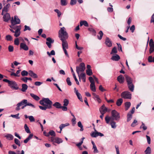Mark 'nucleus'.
<instances>
[{"label": "nucleus", "instance_id": "412c9836", "mask_svg": "<svg viewBox=\"0 0 154 154\" xmlns=\"http://www.w3.org/2000/svg\"><path fill=\"white\" fill-rule=\"evenodd\" d=\"M29 75L34 78H38V76L37 74L32 70H29Z\"/></svg>", "mask_w": 154, "mask_h": 154}, {"label": "nucleus", "instance_id": "a878e982", "mask_svg": "<svg viewBox=\"0 0 154 154\" xmlns=\"http://www.w3.org/2000/svg\"><path fill=\"white\" fill-rule=\"evenodd\" d=\"M30 95L33 98V99L36 101H38L40 99V98L38 96L34 94L31 93L30 94Z\"/></svg>", "mask_w": 154, "mask_h": 154}, {"label": "nucleus", "instance_id": "6ab92c4d", "mask_svg": "<svg viewBox=\"0 0 154 154\" xmlns=\"http://www.w3.org/2000/svg\"><path fill=\"white\" fill-rule=\"evenodd\" d=\"M125 77L127 84L132 83L133 80L130 77L126 74L125 75Z\"/></svg>", "mask_w": 154, "mask_h": 154}, {"label": "nucleus", "instance_id": "7c9ffc66", "mask_svg": "<svg viewBox=\"0 0 154 154\" xmlns=\"http://www.w3.org/2000/svg\"><path fill=\"white\" fill-rule=\"evenodd\" d=\"M33 136V135L32 134H30L29 135V136L24 140V143H26L28 141L31 139Z\"/></svg>", "mask_w": 154, "mask_h": 154}, {"label": "nucleus", "instance_id": "f8f14e48", "mask_svg": "<svg viewBox=\"0 0 154 154\" xmlns=\"http://www.w3.org/2000/svg\"><path fill=\"white\" fill-rule=\"evenodd\" d=\"M99 110L101 114H104L107 111V108L103 104L100 108Z\"/></svg>", "mask_w": 154, "mask_h": 154}, {"label": "nucleus", "instance_id": "f03ea898", "mask_svg": "<svg viewBox=\"0 0 154 154\" xmlns=\"http://www.w3.org/2000/svg\"><path fill=\"white\" fill-rule=\"evenodd\" d=\"M58 37L61 40L67 39L68 37V33L65 28L63 27L61 28L58 32Z\"/></svg>", "mask_w": 154, "mask_h": 154}, {"label": "nucleus", "instance_id": "6e6d98bb", "mask_svg": "<svg viewBox=\"0 0 154 154\" xmlns=\"http://www.w3.org/2000/svg\"><path fill=\"white\" fill-rule=\"evenodd\" d=\"M69 103V100L67 99H65L63 101V106H67Z\"/></svg>", "mask_w": 154, "mask_h": 154}, {"label": "nucleus", "instance_id": "0eeeda50", "mask_svg": "<svg viewBox=\"0 0 154 154\" xmlns=\"http://www.w3.org/2000/svg\"><path fill=\"white\" fill-rule=\"evenodd\" d=\"M20 19L18 18L17 16H14V18H12V19L11 20V24L13 25H15L17 24H19L20 23Z\"/></svg>", "mask_w": 154, "mask_h": 154}, {"label": "nucleus", "instance_id": "13d9d810", "mask_svg": "<svg viewBox=\"0 0 154 154\" xmlns=\"http://www.w3.org/2000/svg\"><path fill=\"white\" fill-rule=\"evenodd\" d=\"M137 121L136 119H135L131 124V126L132 127H134L136 125H137L136 124L137 123Z\"/></svg>", "mask_w": 154, "mask_h": 154}, {"label": "nucleus", "instance_id": "680f3d73", "mask_svg": "<svg viewBox=\"0 0 154 154\" xmlns=\"http://www.w3.org/2000/svg\"><path fill=\"white\" fill-rule=\"evenodd\" d=\"M28 118L30 122H33L35 121V119L33 116H28Z\"/></svg>", "mask_w": 154, "mask_h": 154}, {"label": "nucleus", "instance_id": "c9c22d12", "mask_svg": "<svg viewBox=\"0 0 154 154\" xmlns=\"http://www.w3.org/2000/svg\"><path fill=\"white\" fill-rule=\"evenodd\" d=\"M123 102V100L122 98H119L118 99L116 103V105L118 106H119L121 105V104Z\"/></svg>", "mask_w": 154, "mask_h": 154}, {"label": "nucleus", "instance_id": "f704fd0d", "mask_svg": "<svg viewBox=\"0 0 154 154\" xmlns=\"http://www.w3.org/2000/svg\"><path fill=\"white\" fill-rule=\"evenodd\" d=\"M53 105L58 109H60L61 108V104L58 102H55Z\"/></svg>", "mask_w": 154, "mask_h": 154}, {"label": "nucleus", "instance_id": "4be33fe9", "mask_svg": "<svg viewBox=\"0 0 154 154\" xmlns=\"http://www.w3.org/2000/svg\"><path fill=\"white\" fill-rule=\"evenodd\" d=\"M111 59L113 61H118L120 59V56L117 54L113 56L111 58Z\"/></svg>", "mask_w": 154, "mask_h": 154}, {"label": "nucleus", "instance_id": "864d4df0", "mask_svg": "<svg viewBox=\"0 0 154 154\" xmlns=\"http://www.w3.org/2000/svg\"><path fill=\"white\" fill-rule=\"evenodd\" d=\"M5 39L8 41H11L12 39V37L11 35H8L6 36Z\"/></svg>", "mask_w": 154, "mask_h": 154}, {"label": "nucleus", "instance_id": "69168bd1", "mask_svg": "<svg viewBox=\"0 0 154 154\" xmlns=\"http://www.w3.org/2000/svg\"><path fill=\"white\" fill-rule=\"evenodd\" d=\"M24 28V29L23 30V31H25L27 30L30 31L31 30V28L29 26H27L26 25H25Z\"/></svg>", "mask_w": 154, "mask_h": 154}, {"label": "nucleus", "instance_id": "2eb2a0df", "mask_svg": "<svg viewBox=\"0 0 154 154\" xmlns=\"http://www.w3.org/2000/svg\"><path fill=\"white\" fill-rule=\"evenodd\" d=\"M105 43L106 46L110 47L112 46V42L108 37H106V38Z\"/></svg>", "mask_w": 154, "mask_h": 154}, {"label": "nucleus", "instance_id": "bb28decb", "mask_svg": "<svg viewBox=\"0 0 154 154\" xmlns=\"http://www.w3.org/2000/svg\"><path fill=\"white\" fill-rule=\"evenodd\" d=\"M49 135L51 136L55 137L56 136V134L55 132L53 130L50 131L47 134H45V136L48 137Z\"/></svg>", "mask_w": 154, "mask_h": 154}, {"label": "nucleus", "instance_id": "37998d69", "mask_svg": "<svg viewBox=\"0 0 154 154\" xmlns=\"http://www.w3.org/2000/svg\"><path fill=\"white\" fill-rule=\"evenodd\" d=\"M112 119L111 117H109L108 116H106L105 118V120L106 121V122L107 124H109V123L110 121Z\"/></svg>", "mask_w": 154, "mask_h": 154}, {"label": "nucleus", "instance_id": "ea45409f", "mask_svg": "<svg viewBox=\"0 0 154 154\" xmlns=\"http://www.w3.org/2000/svg\"><path fill=\"white\" fill-rule=\"evenodd\" d=\"M76 95L78 98L81 101H82V98L81 94L79 92L76 91Z\"/></svg>", "mask_w": 154, "mask_h": 154}, {"label": "nucleus", "instance_id": "c756f323", "mask_svg": "<svg viewBox=\"0 0 154 154\" xmlns=\"http://www.w3.org/2000/svg\"><path fill=\"white\" fill-rule=\"evenodd\" d=\"M22 88L21 90L23 92H25L28 88L27 85L25 84H22Z\"/></svg>", "mask_w": 154, "mask_h": 154}, {"label": "nucleus", "instance_id": "bf43d9fd", "mask_svg": "<svg viewBox=\"0 0 154 154\" xmlns=\"http://www.w3.org/2000/svg\"><path fill=\"white\" fill-rule=\"evenodd\" d=\"M8 49L10 52H12L14 50V47L13 46L10 45L8 47Z\"/></svg>", "mask_w": 154, "mask_h": 154}, {"label": "nucleus", "instance_id": "49530a36", "mask_svg": "<svg viewBox=\"0 0 154 154\" xmlns=\"http://www.w3.org/2000/svg\"><path fill=\"white\" fill-rule=\"evenodd\" d=\"M142 125L140 126V128H143L144 130H146L147 129V127L145 125V124L143 122H142Z\"/></svg>", "mask_w": 154, "mask_h": 154}, {"label": "nucleus", "instance_id": "cd10ccee", "mask_svg": "<svg viewBox=\"0 0 154 154\" xmlns=\"http://www.w3.org/2000/svg\"><path fill=\"white\" fill-rule=\"evenodd\" d=\"M83 25L86 27H88V24L87 22L85 20L81 21H80V26H81Z\"/></svg>", "mask_w": 154, "mask_h": 154}, {"label": "nucleus", "instance_id": "5fc2aeb1", "mask_svg": "<svg viewBox=\"0 0 154 154\" xmlns=\"http://www.w3.org/2000/svg\"><path fill=\"white\" fill-rule=\"evenodd\" d=\"M14 142L17 145H18L19 146H20L21 144L20 141L17 139L15 138L14 139Z\"/></svg>", "mask_w": 154, "mask_h": 154}, {"label": "nucleus", "instance_id": "58836bf2", "mask_svg": "<svg viewBox=\"0 0 154 154\" xmlns=\"http://www.w3.org/2000/svg\"><path fill=\"white\" fill-rule=\"evenodd\" d=\"M78 126L79 127H80L81 128L80 131H82L84 130L83 126L82 125L81 122L80 121H79L78 123Z\"/></svg>", "mask_w": 154, "mask_h": 154}, {"label": "nucleus", "instance_id": "c03bdc74", "mask_svg": "<svg viewBox=\"0 0 154 154\" xmlns=\"http://www.w3.org/2000/svg\"><path fill=\"white\" fill-rule=\"evenodd\" d=\"M148 61L149 62H154V56L152 57V56H149L148 58Z\"/></svg>", "mask_w": 154, "mask_h": 154}, {"label": "nucleus", "instance_id": "a19ab883", "mask_svg": "<svg viewBox=\"0 0 154 154\" xmlns=\"http://www.w3.org/2000/svg\"><path fill=\"white\" fill-rule=\"evenodd\" d=\"M24 127L27 133H31L29 128L28 127L27 125L26 124H25Z\"/></svg>", "mask_w": 154, "mask_h": 154}, {"label": "nucleus", "instance_id": "20e7f679", "mask_svg": "<svg viewBox=\"0 0 154 154\" xmlns=\"http://www.w3.org/2000/svg\"><path fill=\"white\" fill-rule=\"evenodd\" d=\"M112 118V120H119L120 118L119 113L116 110H112L111 112Z\"/></svg>", "mask_w": 154, "mask_h": 154}, {"label": "nucleus", "instance_id": "5701e85b", "mask_svg": "<svg viewBox=\"0 0 154 154\" xmlns=\"http://www.w3.org/2000/svg\"><path fill=\"white\" fill-rule=\"evenodd\" d=\"M128 88L129 90L132 92L134 90V86L132 83L127 84Z\"/></svg>", "mask_w": 154, "mask_h": 154}, {"label": "nucleus", "instance_id": "4c0bfd02", "mask_svg": "<svg viewBox=\"0 0 154 154\" xmlns=\"http://www.w3.org/2000/svg\"><path fill=\"white\" fill-rule=\"evenodd\" d=\"M110 125L111 127L113 128H116V123L115 122L112 120L110 122Z\"/></svg>", "mask_w": 154, "mask_h": 154}, {"label": "nucleus", "instance_id": "9d476101", "mask_svg": "<svg viewBox=\"0 0 154 154\" xmlns=\"http://www.w3.org/2000/svg\"><path fill=\"white\" fill-rule=\"evenodd\" d=\"M95 132L91 134V136L93 137H96L98 136L102 137L104 136L103 134L97 131L95 128H94Z\"/></svg>", "mask_w": 154, "mask_h": 154}, {"label": "nucleus", "instance_id": "f257e3e1", "mask_svg": "<svg viewBox=\"0 0 154 154\" xmlns=\"http://www.w3.org/2000/svg\"><path fill=\"white\" fill-rule=\"evenodd\" d=\"M39 103L43 106H39L42 110H45L47 109H50L52 108V102L48 98H43L42 100L40 101Z\"/></svg>", "mask_w": 154, "mask_h": 154}, {"label": "nucleus", "instance_id": "0e129e2a", "mask_svg": "<svg viewBox=\"0 0 154 154\" xmlns=\"http://www.w3.org/2000/svg\"><path fill=\"white\" fill-rule=\"evenodd\" d=\"M14 44L16 45H19V42L18 38H17L15 39L14 41Z\"/></svg>", "mask_w": 154, "mask_h": 154}, {"label": "nucleus", "instance_id": "e433bc0d", "mask_svg": "<svg viewBox=\"0 0 154 154\" xmlns=\"http://www.w3.org/2000/svg\"><path fill=\"white\" fill-rule=\"evenodd\" d=\"M5 137L9 140H12L14 138L12 134H7L6 135H5Z\"/></svg>", "mask_w": 154, "mask_h": 154}, {"label": "nucleus", "instance_id": "09e8293b", "mask_svg": "<svg viewBox=\"0 0 154 154\" xmlns=\"http://www.w3.org/2000/svg\"><path fill=\"white\" fill-rule=\"evenodd\" d=\"M86 73L89 76L93 74L91 69L86 70Z\"/></svg>", "mask_w": 154, "mask_h": 154}, {"label": "nucleus", "instance_id": "39448f33", "mask_svg": "<svg viewBox=\"0 0 154 154\" xmlns=\"http://www.w3.org/2000/svg\"><path fill=\"white\" fill-rule=\"evenodd\" d=\"M50 141L53 143L54 145H56L55 143L59 144L63 142V140L58 137H51L50 138Z\"/></svg>", "mask_w": 154, "mask_h": 154}, {"label": "nucleus", "instance_id": "a211bd4d", "mask_svg": "<svg viewBox=\"0 0 154 154\" xmlns=\"http://www.w3.org/2000/svg\"><path fill=\"white\" fill-rule=\"evenodd\" d=\"M62 42V46L63 49H68V45L66 40H61Z\"/></svg>", "mask_w": 154, "mask_h": 154}, {"label": "nucleus", "instance_id": "603ef678", "mask_svg": "<svg viewBox=\"0 0 154 154\" xmlns=\"http://www.w3.org/2000/svg\"><path fill=\"white\" fill-rule=\"evenodd\" d=\"M28 72L27 71L25 70H23L21 72V74L23 76H27L28 75Z\"/></svg>", "mask_w": 154, "mask_h": 154}, {"label": "nucleus", "instance_id": "aec40b11", "mask_svg": "<svg viewBox=\"0 0 154 154\" xmlns=\"http://www.w3.org/2000/svg\"><path fill=\"white\" fill-rule=\"evenodd\" d=\"M20 48L25 51H27L29 49L28 46L24 43H21L20 44Z\"/></svg>", "mask_w": 154, "mask_h": 154}, {"label": "nucleus", "instance_id": "f3484780", "mask_svg": "<svg viewBox=\"0 0 154 154\" xmlns=\"http://www.w3.org/2000/svg\"><path fill=\"white\" fill-rule=\"evenodd\" d=\"M117 79L119 83L121 84H122L124 82V77L122 75H120L117 77Z\"/></svg>", "mask_w": 154, "mask_h": 154}, {"label": "nucleus", "instance_id": "2f4dec72", "mask_svg": "<svg viewBox=\"0 0 154 154\" xmlns=\"http://www.w3.org/2000/svg\"><path fill=\"white\" fill-rule=\"evenodd\" d=\"M131 103L130 102H127L125 103V110H128L130 107Z\"/></svg>", "mask_w": 154, "mask_h": 154}, {"label": "nucleus", "instance_id": "a18cd8bd", "mask_svg": "<svg viewBox=\"0 0 154 154\" xmlns=\"http://www.w3.org/2000/svg\"><path fill=\"white\" fill-rule=\"evenodd\" d=\"M90 87L91 89L93 92H95L96 91V89L95 88V84H93V85H91V84H90Z\"/></svg>", "mask_w": 154, "mask_h": 154}, {"label": "nucleus", "instance_id": "1a4fd4ad", "mask_svg": "<svg viewBox=\"0 0 154 154\" xmlns=\"http://www.w3.org/2000/svg\"><path fill=\"white\" fill-rule=\"evenodd\" d=\"M8 86H9L11 88L17 90L19 88L17 86V85L16 82L14 81H11L9 83Z\"/></svg>", "mask_w": 154, "mask_h": 154}, {"label": "nucleus", "instance_id": "4d7b16f0", "mask_svg": "<svg viewBox=\"0 0 154 154\" xmlns=\"http://www.w3.org/2000/svg\"><path fill=\"white\" fill-rule=\"evenodd\" d=\"M89 80L91 83V85H93V84H94V80L92 77H89Z\"/></svg>", "mask_w": 154, "mask_h": 154}, {"label": "nucleus", "instance_id": "e2e57ef3", "mask_svg": "<svg viewBox=\"0 0 154 154\" xmlns=\"http://www.w3.org/2000/svg\"><path fill=\"white\" fill-rule=\"evenodd\" d=\"M73 76L75 81L76 82L77 84L78 85H79V82L78 79H77L76 78L75 75L74 73V74H73Z\"/></svg>", "mask_w": 154, "mask_h": 154}, {"label": "nucleus", "instance_id": "423d86ee", "mask_svg": "<svg viewBox=\"0 0 154 154\" xmlns=\"http://www.w3.org/2000/svg\"><path fill=\"white\" fill-rule=\"evenodd\" d=\"M121 96L124 99H131V94L128 91L123 92L122 93Z\"/></svg>", "mask_w": 154, "mask_h": 154}, {"label": "nucleus", "instance_id": "4468645a", "mask_svg": "<svg viewBox=\"0 0 154 154\" xmlns=\"http://www.w3.org/2000/svg\"><path fill=\"white\" fill-rule=\"evenodd\" d=\"M3 20L4 21L7 22L11 19L10 14L7 13L3 16Z\"/></svg>", "mask_w": 154, "mask_h": 154}, {"label": "nucleus", "instance_id": "79ce46f5", "mask_svg": "<svg viewBox=\"0 0 154 154\" xmlns=\"http://www.w3.org/2000/svg\"><path fill=\"white\" fill-rule=\"evenodd\" d=\"M117 52V48L116 47H114L112 49L111 52L110 53L111 54H114L116 53Z\"/></svg>", "mask_w": 154, "mask_h": 154}, {"label": "nucleus", "instance_id": "7ed1b4c3", "mask_svg": "<svg viewBox=\"0 0 154 154\" xmlns=\"http://www.w3.org/2000/svg\"><path fill=\"white\" fill-rule=\"evenodd\" d=\"M85 69V63H80L79 66L76 67V71L78 75L80 74V72H83Z\"/></svg>", "mask_w": 154, "mask_h": 154}, {"label": "nucleus", "instance_id": "dca6fc26", "mask_svg": "<svg viewBox=\"0 0 154 154\" xmlns=\"http://www.w3.org/2000/svg\"><path fill=\"white\" fill-rule=\"evenodd\" d=\"M92 95L93 96V98L94 100L97 101L98 103H100L101 100L100 99L98 95H97L95 93H92Z\"/></svg>", "mask_w": 154, "mask_h": 154}, {"label": "nucleus", "instance_id": "de8ad7c7", "mask_svg": "<svg viewBox=\"0 0 154 154\" xmlns=\"http://www.w3.org/2000/svg\"><path fill=\"white\" fill-rule=\"evenodd\" d=\"M150 48L149 50V52L150 54H151L154 51V45H152L149 46Z\"/></svg>", "mask_w": 154, "mask_h": 154}, {"label": "nucleus", "instance_id": "9b49d317", "mask_svg": "<svg viewBox=\"0 0 154 154\" xmlns=\"http://www.w3.org/2000/svg\"><path fill=\"white\" fill-rule=\"evenodd\" d=\"M47 42L46 43V44L49 48H50L51 47L52 43H53L54 42V40L52 39L50 37H48L46 38Z\"/></svg>", "mask_w": 154, "mask_h": 154}, {"label": "nucleus", "instance_id": "ddd939ff", "mask_svg": "<svg viewBox=\"0 0 154 154\" xmlns=\"http://www.w3.org/2000/svg\"><path fill=\"white\" fill-rule=\"evenodd\" d=\"M79 81H81V80L82 79L83 82H86V75L84 73H82L78 75Z\"/></svg>", "mask_w": 154, "mask_h": 154}, {"label": "nucleus", "instance_id": "052dcab7", "mask_svg": "<svg viewBox=\"0 0 154 154\" xmlns=\"http://www.w3.org/2000/svg\"><path fill=\"white\" fill-rule=\"evenodd\" d=\"M66 81L67 84L71 86L72 85V83L70 81L69 78L67 77L66 79Z\"/></svg>", "mask_w": 154, "mask_h": 154}, {"label": "nucleus", "instance_id": "338daca9", "mask_svg": "<svg viewBox=\"0 0 154 154\" xmlns=\"http://www.w3.org/2000/svg\"><path fill=\"white\" fill-rule=\"evenodd\" d=\"M54 11L57 14V15L58 17H60L61 15V12L57 9L54 10Z\"/></svg>", "mask_w": 154, "mask_h": 154}, {"label": "nucleus", "instance_id": "774afa93", "mask_svg": "<svg viewBox=\"0 0 154 154\" xmlns=\"http://www.w3.org/2000/svg\"><path fill=\"white\" fill-rule=\"evenodd\" d=\"M66 0H61V4L63 6H65L67 5Z\"/></svg>", "mask_w": 154, "mask_h": 154}, {"label": "nucleus", "instance_id": "c85d7f7f", "mask_svg": "<svg viewBox=\"0 0 154 154\" xmlns=\"http://www.w3.org/2000/svg\"><path fill=\"white\" fill-rule=\"evenodd\" d=\"M88 30L92 34V35H95L96 34V30L92 27H89L88 29Z\"/></svg>", "mask_w": 154, "mask_h": 154}, {"label": "nucleus", "instance_id": "393cba45", "mask_svg": "<svg viewBox=\"0 0 154 154\" xmlns=\"http://www.w3.org/2000/svg\"><path fill=\"white\" fill-rule=\"evenodd\" d=\"M10 6V5L8 3L3 8V11L7 12L8 11V9Z\"/></svg>", "mask_w": 154, "mask_h": 154}, {"label": "nucleus", "instance_id": "8fccbe9b", "mask_svg": "<svg viewBox=\"0 0 154 154\" xmlns=\"http://www.w3.org/2000/svg\"><path fill=\"white\" fill-rule=\"evenodd\" d=\"M99 34L100 35V36L97 35L98 38L99 40H101L103 36V33L102 31H100L99 32Z\"/></svg>", "mask_w": 154, "mask_h": 154}, {"label": "nucleus", "instance_id": "72a5a7b5", "mask_svg": "<svg viewBox=\"0 0 154 154\" xmlns=\"http://www.w3.org/2000/svg\"><path fill=\"white\" fill-rule=\"evenodd\" d=\"M132 118V114H130V112H129L127 114V122H129L130 121Z\"/></svg>", "mask_w": 154, "mask_h": 154}, {"label": "nucleus", "instance_id": "b1692460", "mask_svg": "<svg viewBox=\"0 0 154 154\" xmlns=\"http://www.w3.org/2000/svg\"><path fill=\"white\" fill-rule=\"evenodd\" d=\"M20 28H17L15 31V34H14V35L15 37H17L19 36L20 33Z\"/></svg>", "mask_w": 154, "mask_h": 154}, {"label": "nucleus", "instance_id": "473e14b6", "mask_svg": "<svg viewBox=\"0 0 154 154\" xmlns=\"http://www.w3.org/2000/svg\"><path fill=\"white\" fill-rule=\"evenodd\" d=\"M145 154H151V149L149 146L147 147L146 150L144 151Z\"/></svg>", "mask_w": 154, "mask_h": 154}, {"label": "nucleus", "instance_id": "3c124183", "mask_svg": "<svg viewBox=\"0 0 154 154\" xmlns=\"http://www.w3.org/2000/svg\"><path fill=\"white\" fill-rule=\"evenodd\" d=\"M19 114L17 113L16 115H11V116L16 119H20V117L19 116Z\"/></svg>", "mask_w": 154, "mask_h": 154}, {"label": "nucleus", "instance_id": "6e6552de", "mask_svg": "<svg viewBox=\"0 0 154 154\" xmlns=\"http://www.w3.org/2000/svg\"><path fill=\"white\" fill-rule=\"evenodd\" d=\"M28 102L27 100L26 99H24L22 100L20 102L18 103L17 104V107L15 108V110L17 111H19L20 109V106L24 105V104L27 103Z\"/></svg>", "mask_w": 154, "mask_h": 154}]
</instances>
